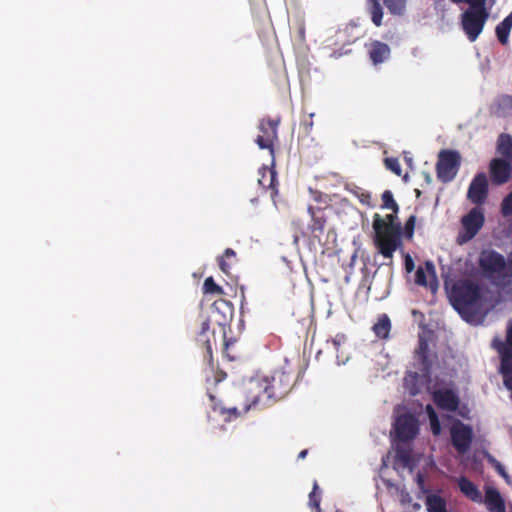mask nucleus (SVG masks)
<instances>
[{"label": "nucleus", "instance_id": "nucleus-1", "mask_svg": "<svg viewBox=\"0 0 512 512\" xmlns=\"http://www.w3.org/2000/svg\"><path fill=\"white\" fill-rule=\"evenodd\" d=\"M448 295L453 308L469 323L482 320L489 311L487 290L472 280L455 281Z\"/></svg>", "mask_w": 512, "mask_h": 512}, {"label": "nucleus", "instance_id": "nucleus-2", "mask_svg": "<svg viewBox=\"0 0 512 512\" xmlns=\"http://www.w3.org/2000/svg\"><path fill=\"white\" fill-rule=\"evenodd\" d=\"M398 213L392 212L382 217L373 215V244L379 254L392 263L395 251L402 247V225Z\"/></svg>", "mask_w": 512, "mask_h": 512}, {"label": "nucleus", "instance_id": "nucleus-3", "mask_svg": "<svg viewBox=\"0 0 512 512\" xmlns=\"http://www.w3.org/2000/svg\"><path fill=\"white\" fill-rule=\"evenodd\" d=\"M251 384L261 388L268 398L279 400L290 392L294 379L291 372L280 368L274 370L270 376L251 379Z\"/></svg>", "mask_w": 512, "mask_h": 512}, {"label": "nucleus", "instance_id": "nucleus-4", "mask_svg": "<svg viewBox=\"0 0 512 512\" xmlns=\"http://www.w3.org/2000/svg\"><path fill=\"white\" fill-rule=\"evenodd\" d=\"M461 166V155L456 150L443 149L438 154L436 163L437 178L443 182H451Z\"/></svg>", "mask_w": 512, "mask_h": 512}, {"label": "nucleus", "instance_id": "nucleus-5", "mask_svg": "<svg viewBox=\"0 0 512 512\" xmlns=\"http://www.w3.org/2000/svg\"><path fill=\"white\" fill-rule=\"evenodd\" d=\"M488 17L487 9H467L462 13V29L471 42L476 41L479 37Z\"/></svg>", "mask_w": 512, "mask_h": 512}, {"label": "nucleus", "instance_id": "nucleus-6", "mask_svg": "<svg viewBox=\"0 0 512 512\" xmlns=\"http://www.w3.org/2000/svg\"><path fill=\"white\" fill-rule=\"evenodd\" d=\"M450 437L455 450L459 454H465L470 449L473 441V429L470 425L456 419L450 426Z\"/></svg>", "mask_w": 512, "mask_h": 512}, {"label": "nucleus", "instance_id": "nucleus-7", "mask_svg": "<svg viewBox=\"0 0 512 512\" xmlns=\"http://www.w3.org/2000/svg\"><path fill=\"white\" fill-rule=\"evenodd\" d=\"M280 118L276 119H262L259 123L258 129L260 134L256 138V143L261 149H268L271 155L274 154V143L278 139V125Z\"/></svg>", "mask_w": 512, "mask_h": 512}, {"label": "nucleus", "instance_id": "nucleus-8", "mask_svg": "<svg viewBox=\"0 0 512 512\" xmlns=\"http://www.w3.org/2000/svg\"><path fill=\"white\" fill-rule=\"evenodd\" d=\"M394 429L396 438L401 442H407L417 436L419 425L415 416L406 413L397 417Z\"/></svg>", "mask_w": 512, "mask_h": 512}, {"label": "nucleus", "instance_id": "nucleus-9", "mask_svg": "<svg viewBox=\"0 0 512 512\" xmlns=\"http://www.w3.org/2000/svg\"><path fill=\"white\" fill-rule=\"evenodd\" d=\"M485 221L484 214L480 208H472L468 214L462 217L461 224L464 230L463 241L471 240L482 228Z\"/></svg>", "mask_w": 512, "mask_h": 512}, {"label": "nucleus", "instance_id": "nucleus-10", "mask_svg": "<svg viewBox=\"0 0 512 512\" xmlns=\"http://www.w3.org/2000/svg\"><path fill=\"white\" fill-rule=\"evenodd\" d=\"M479 266L485 274L492 275L501 273L506 267V261L500 253L494 250H484L479 256Z\"/></svg>", "mask_w": 512, "mask_h": 512}, {"label": "nucleus", "instance_id": "nucleus-11", "mask_svg": "<svg viewBox=\"0 0 512 512\" xmlns=\"http://www.w3.org/2000/svg\"><path fill=\"white\" fill-rule=\"evenodd\" d=\"M432 400L442 410L455 412L460 403L457 393L449 388H440L432 392Z\"/></svg>", "mask_w": 512, "mask_h": 512}, {"label": "nucleus", "instance_id": "nucleus-12", "mask_svg": "<svg viewBox=\"0 0 512 512\" xmlns=\"http://www.w3.org/2000/svg\"><path fill=\"white\" fill-rule=\"evenodd\" d=\"M488 195V180L485 173L481 172L475 175L472 179L467 197L468 199L476 205H481L485 202Z\"/></svg>", "mask_w": 512, "mask_h": 512}, {"label": "nucleus", "instance_id": "nucleus-13", "mask_svg": "<svg viewBox=\"0 0 512 512\" xmlns=\"http://www.w3.org/2000/svg\"><path fill=\"white\" fill-rule=\"evenodd\" d=\"M511 163L502 158H494L490 161L489 172L493 184L502 185L510 179L512 173Z\"/></svg>", "mask_w": 512, "mask_h": 512}, {"label": "nucleus", "instance_id": "nucleus-14", "mask_svg": "<svg viewBox=\"0 0 512 512\" xmlns=\"http://www.w3.org/2000/svg\"><path fill=\"white\" fill-rule=\"evenodd\" d=\"M196 341L205 347L204 359L212 366L213 344L216 345L215 333L210 330L208 319L201 322L200 331L197 334Z\"/></svg>", "mask_w": 512, "mask_h": 512}, {"label": "nucleus", "instance_id": "nucleus-15", "mask_svg": "<svg viewBox=\"0 0 512 512\" xmlns=\"http://www.w3.org/2000/svg\"><path fill=\"white\" fill-rule=\"evenodd\" d=\"M415 283L422 287H429L435 291L438 287L435 266L431 261H426L424 267L419 266L415 272Z\"/></svg>", "mask_w": 512, "mask_h": 512}, {"label": "nucleus", "instance_id": "nucleus-16", "mask_svg": "<svg viewBox=\"0 0 512 512\" xmlns=\"http://www.w3.org/2000/svg\"><path fill=\"white\" fill-rule=\"evenodd\" d=\"M308 214L311 217V224L309 230L315 238H320L323 235L327 223V216L325 209L322 207H315L309 205L307 208Z\"/></svg>", "mask_w": 512, "mask_h": 512}, {"label": "nucleus", "instance_id": "nucleus-17", "mask_svg": "<svg viewBox=\"0 0 512 512\" xmlns=\"http://www.w3.org/2000/svg\"><path fill=\"white\" fill-rule=\"evenodd\" d=\"M369 58L374 65H378L387 60L390 56V47L381 41H373L370 44Z\"/></svg>", "mask_w": 512, "mask_h": 512}, {"label": "nucleus", "instance_id": "nucleus-18", "mask_svg": "<svg viewBox=\"0 0 512 512\" xmlns=\"http://www.w3.org/2000/svg\"><path fill=\"white\" fill-rule=\"evenodd\" d=\"M485 504L489 512H506L505 502L495 488H488L485 492Z\"/></svg>", "mask_w": 512, "mask_h": 512}, {"label": "nucleus", "instance_id": "nucleus-19", "mask_svg": "<svg viewBox=\"0 0 512 512\" xmlns=\"http://www.w3.org/2000/svg\"><path fill=\"white\" fill-rule=\"evenodd\" d=\"M260 178L258 179V183L264 189H271L272 196L277 194V173L273 168H268L263 166L259 169Z\"/></svg>", "mask_w": 512, "mask_h": 512}, {"label": "nucleus", "instance_id": "nucleus-20", "mask_svg": "<svg viewBox=\"0 0 512 512\" xmlns=\"http://www.w3.org/2000/svg\"><path fill=\"white\" fill-rule=\"evenodd\" d=\"M416 358L419 362V369L423 374H429L431 371L432 363L429 359V346L426 340L420 339L416 349Z\"/></svg>", "mask_w": 512, "mask_h": 512}, {"label": "nucleus", "instance_id": "nucleus-21", "mask_svg": "<svg viewBox=\"0 0 512 512\" xmlns=\"http://www.w3.org/2000/svg\"><path fill=\"white\" fill-rule=\"evenodd\" d=\"M209 399L211 401V407L213 411L218 412L220 415L224 417L225 421H231L233 419L238 418L241 415V412L237 407H229L226 408L222 405L221 401L217 400L216 397L212 394H209Z\"/></svg>", "mask_w": 512, "mask_h": 512}, {"label": "nucleus", "instance_id": "nucleus-22", "mask_svg": "<svg viewBox=\"0 0 512 512\" xmlns=\"http://www.w3.org/2000/svg\"><path fill=\"white\" fill-rule=\"evenodd\" d=\"M493 346L500 354V357H506L507 353L510 355V358H512V320H510L507 325L506 341L503 342L495 339L493 341Z\"/></svg>", "mask_w": 512, "mask_h": 512}, {"label": "nucleus", "instance_id": "nucleus-23", "mask_svg": "<svg viewBox=\"0 0 512 512\" xmlns=\"http://www.w3.org/2000/svg\"><path fill=\"white\" fill-rule=\"evenodd\" d=\"M497 152L502 159L512 162V137L507 133H501L497 140Z\"/></svg>", "mask_w": 512, "mask_h": 512}, {"label": "nucleus", "instance_id": "nucleus-24", "mask_svg": "<svg viewBox=\"0 0 512 512\" xmlns=\"http://www.w3.org/2000/svg\"><path fill=\"white\" fill-rule=\"evenodd\" d=\"M460 491L472 501H480L481 493L477 486L466 477H461L458 481Z\"/></svg>", "mask_w": 512, "mask_h": 512}, {"label": "nucleus", "instance_id": "nucleus-25", "mask_svg": "<svg viewBox=\"0 0 512 512\" xmlns=\"http://www.w3.org/2000/svg\"><path fill=\"white\" fill-rule=\"evenodd\" d=\"M511 29H512V12L508 16H506L496 26V29H495L497 39L502 45H505L508 43L509 34H510Z\"/></svg>", "mask_w": 512, "mask_h": 512}, {"label": "nucleus", "instance_id": "nucleus-26", "mask_svg": "<svg viewBox=\"0 0 512 512\" xmlns=\"http://www.w3.org/2000/svg\"><path fill=\"white\" fill-rule=\"evenodd\" d=\"M366 8L371 17L372 23L380 27L383 19V8L379 0H366Z\"/></svg>", "mask_w": 512, "mask_h": 512}, {"label": "nucleus", "instance_id": "nucleus-27", "mask_svg": "<svg viewBox=\"0 0 512 512\" xmlns=\"http://www.w3.org/2000/svg\"><path fill=\"white\" fill-rule=\"evenodd\" d=\"M372 330L374 334L381 339H386L391 330V322L386 314L381 315L378 321L373 325Z\"/></svg>", "mask_w": 512, "mask_h": 512}, {"label": "nucleus", "instance_id": "nucleus-28", "mask_svg": "<svg viewBox=\"0 0 512 512\" xmlns=\"http://www.w3.org/2000/svg\"><path fill=\"white\" fill-rule=\"evenodd\" d=\"M426 506L428 512H448L446 501L437 494L427 496Z\"/></svg>", "mask_w": 512, "mask_h": 512}, {"label": "nucleus", "instance_id": "nucleus-29", "mask_svg": "<svg viewBox=\"0 0 512 512\" xmlns=\"http://www.w3.org/2000/svg\"><path fill=\"white\" fill-rule=\"evenodd\" d=\"M501 372L505 386L512 391V358L507 353L506 357H501Z\"/></svg>", "mask_w": 512, "mask_h": 512}, {"label": "nucleus", "instance_id": "nucleus-30", "mask_svg": "<svg viewBox=\"0 0 512 512\" xmlns=\"http://www.w3.org/2000/svg\"><path fill=\"white\" fill-rule=\"evenodd\" d=\"M236 259V252L231 249V248H227L223 255L218 257V264H219V268L221 269V271L225 274H229L230 273V268H231V264L229 263L230 260H235Z\"/></svg>", "mask_w": 512, "mask_h": 512}, {"label": "nucleus", "instance_id": "nucleus-31", "mask_svg": "<svg viewBox=\"0 0 512 512\" xmlns=\"http://www.w3.org/2000/svg\"><path fill=\"white\" fill-rule=\"evenodd\" d=\"M383 3L393 15H402L406 8V0H383Z\"/></svg>", "mask_w": 512, "mask_h": 512}, {"label": "nucleus", "instance_id": "nucleus-32", "mask_svg": "<svg viewBox=\"0 0 512 512\" xmlns=\"http://www.w3.org/2000/svg\"><path fill=\"white\" fill-rule=\"evenodd\" d=\"M321 492L319 491V487L317 482L314 483L313 489L309 494V507L315 512H321Z\"/></svg>", "mask_w": 512, "mask_h": 512}, {"label": "nucleus", "instance_id": "nucleus-33", "mask_svg": "<svg viewBox=\"0 0 512 512\" xmlns=\"http://www.w3.org/2000/svg\"><path fill=\"white\" fill-rule=\"evenodd\" d=\"M382 208L383 209H389L392 212L398 213L399 212V205L395 201L393 193L390 190H385L382 193Z\"/></svg>", "mask_w": 512, "mask_h": 512}, {"label": "nucleus", "instance_id": "nucleus-34", "mask_svg": "<svg viewBox=\"0 0 512 512\" xmlns=\"http://www.w3.org/2000/svg\"><path fill=\"white\" fill-rule=\"evenodd\" d=\"M203 292L205 294H217L223 295L224 290L221 286H219L213 279V277H208L204 280L203 283Z\"/></svg>", "mask_w": 512, "mask_h": 512}, {"label": "nucleus", "instance_id": "nucleus-35", "mask_svg": "<svg viewBox=\"0 0 512 512\" xmlns=\"http://www.w3.org/2000/svg\"><path fill=\"white\" fill-rule=\"evenodd\" d=\"M415 225H416V216L411 215L406 220L404 227H402V238H406L407 240H412L414 236L415 231Z\"/></svg>", "mask_w": 512, "mask_h": 512}, {"label": "nucleus", "instance_id": "nucleus-36", "mask_svg": "<svg viewBox=\"0 0 512 512\" xmlns=\"http://www.w3.org/2000/svg\"><path fill=\"white\" fill-rule=\"evenodd\" d=\"M396 461L401 463L404 467H408L411 465L412 457H411V451L406 448H397L396 455H395Z\"/></svg>", "mask_w": 512, "mask_h": 512}, {"label": "nucleus", "instance_id": "nucleus-37", "mask_svg": "<svg viewBox=\"0 0 512 512\" xmlns=\"http://www.w3.org/2000/svg\"><path fill=\"white\" fill-rule=\"evenodd\" d=\"M384 164L388 170L392 171L397 176L401 175L402 169H401L400 162L397 158H393V157L385 158Z\"/></svg>", "mask_w": 512, "mask_h": 512}, {"label": "nucleus", "instance_id": "nucleus-38", "mask_svg": "<svg viewBox=\"0 0 512 512\" xmlns=\"http://www.w3.org/2000/svg\"><path fill=\"white\" fill-rule=\"evenodd\" d=\"M501 214L504 217L512 215V191L502 200Z\"/></svg>", "mask_w": 512, "mask_h": 512}, {"label": "nucleus", "instance_id": "nucleus-39", "mask_svg": "<svg viewBox=\"0 0 512 512\" xmlns=\"http://www.w3.org/2000/svg\"><path fill=\"white\" fill-rule=\"evenodd\" d=\"M354 194L357 196V198L362 204L372 206V197L368 191L362 190L361 188H357V191H355Z\"/></svg>", "mask_w": 512, "mask_h": 512}, {"label": "nucleus", "instance_id": "nucleus-40", "mask_svg": "<svg viewBox=\"0 0 512 512\" xmlns=\"http://www.w3.org/2000/svg\"><path fill=\"white\" fill-rule=\"evenodd\" d=\"M346 341V336L344 334H337L331 341H327V343L331 344L336 352H338L339 347Z\"/></svg>", "mask_w": 512, "mask_h": 512}, {"label": "nucleus", "instance_id": "nucleus-41", "mask_svg": "<svg viewBox=\"0 0 512 512\" xmlns=\"http://www.w3.org/2000/svg\"><path fill=\"white\" fill-rule=\"evenodd\" d=\"M487 0H464L470 7L468 9H486Z\"/></svg>", "mask_w": 512, "mask_h": 512}, {"label": "nucleus", "instance_id": "nucleus-42", "mask_svg": "<svg viewBox=\"0 0 512 512\" xmlns=\"http://www.w3.org/2000/svg\"><path fill=\"white\" fill-rule=\"evenodd\" d=\"M404 266L407 273H411L415 268L414 260L409 254L404 257Z\"/></svg>", "mask_w": 512, "mask_h": 512}, {"label": "nucleus", "instance_id": "nucleus-43", "mask_svg": "<svg viewBox=\"0 0 512 512\" xmlns=\"http://www.w3.org/2000/svg\"><path fill=\"white\" fill-rule=\"evenodd\" d=\"M429 421H430L432 433L436 436L439 435L441 432V425H440L439 418L429 420Z\"/></svg>", "mask_w": 512, "mask_h": 512}, {"label": "nucleus", "instance_id": "nucleus-44", "mask_svg": "<svg viewBox=\"0 0 512 512\" xmlns=\"http://www.w3.org/2000/svg\"><path fill=\"white\" fill-rule=\"evenodd\" d=\"M493 462L495 463V469H496V471H497V472H498L502 477H504V478H506V479H507L509 476H508V474H507V472H506V470H505L504 466H503L501 463H499L498 461H496L495 459H493Z\"/></svg>", "mask_w": 512, "mask_h": 512}, {"label": "nucleus", "instance_id": "nucleus-45", "mask_svg": "<svg viewBox=\"0 0 512 512\" xmlns=\"http://www.w3.org/2000/svg\"><path fill=\"white\" fill-rule=\"evenodd\" d=\"M426 413L428 415L429 420L438 418L437 413L435 412L434 408L430 404L426 406Z\"/></svg>", "mask_w": 512, "mask_h": 512}, {"label": "nucleus", "instance_id": "nucleus-46", "mask_svg": "<svg viewBox=\"0 0 512 512\" xmlns=\"http://www.w3.org/2000/svg\"><path fill=\"white\" fill-rule=\"evenodd\" d=\"M308 451L307 450H302L299 455H298V458L300 459H304L307 455Z\"/></svg>", "mask_w": 512, "mask_h": 512}, {"label": "nucleus", "instance_id": "nucleus-47", "mask_svg": "<svg viewBox=\"0 0 512 512\" xmlns=\"http://www.w3.org/2000/svg\"><path fill=\"white\" fill-rule=\"evenodd\" d=\"M503 101L507 102L509 105L512 106V97L506 96L503 98Z\"/></svg>", "mask_w": 512, "mask_h": 512}, {"label": "nucleus", "instance_id": "nucleus-48", "mask_svg": "<svg viewBox=\"0 0 512 512\" xmlns=\"http://www.w3.org/2000/svg\"><path fill=\"white\" fill-rule=\"evenodd\" d=\"M444 2H445V0H435V5H436V7L443 6Z\"/></svg>", "mask_w": 512, "mask_h": 512}, {"label": "nucleus", "instance_id": "nucleus-49", "mask_svg": "<svg viewBox=\"0 0 512 512\" xmlns=\"http://www.w3.org/2000/svg\"><path fill=\"white\" fill-rule=\"evenodd\" d=\"M321 198H322V194L321 193H318L317 196H315V200L316 201H321Z\"/></svg>", "mask_w": 512, "mask_h": 512}, {"label": "nucleus", "instance_id": "nucleus-50", "mask_svg": "<svg viewBox=\"0 0 512 512\" xmlns=\"http://www.w3.org/2000/svg\"><path fill=\"white\" fill-rule=\"evenodd\" d=\"M425 179H426V181H427L428 183H430V182H431V179H430V175H429V174H426V175H425Z\"/></svg>", "mask_w": 512, "mask_h": 512}, {"label": "nucleus", "instance_id": "nucleus-51", "mask_svg": "<svg viewBox=\"0 0 512 512\" xmlns=\"http://www.w3.org/2000/svg\"><path fill=\"white\" fill-rule=\"evenodd\" d=\"M258 401H259V395H257L256 397H254V399H253V404H256Z\"/></svg>", "mask_w": 512, "mask_h": 512}, {"label": "nucleus", "instance_id": "nucleus-52", "mask_svg": "<svg viewBox=\"0 0 512 512\" xmlns=\"http://www.w3.org/2000/svg\"><path fill=\"white\" fill-rule=\"evenodd\" d=\"M451 1H452L453 3H457V4H458V3H462V2H464V0H451Z\"/></svg>", "mask_w": 512, "mask_h": 512}]
</instances>
